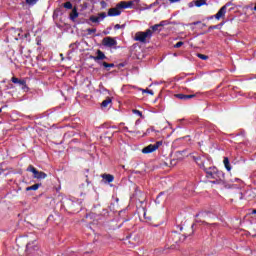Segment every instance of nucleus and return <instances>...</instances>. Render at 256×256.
<instances>
[{
  "label": "nucleus",
  "instance_id": "f257e3e1",
  "mask_svg": "<svg viewBox=\"0 0 256 256\" xmlns=\"http://www.w3.org/2000/svg\"><path fill=\"white\" fill-rule=\"evenodd\" d=\"M203 171H205L207 179H214L212 183H219V181H223L225 177L223 171H219L215 166L209 168L204 167Z\"/></svg>",
  "mask_w": 256,
  "mask_h": 256
},
{
  "label": "nucleus",
  "instance_id": "f03ea898",
  "mask_svg": "<svg viewBox=\"0 0 256 256\" xmlns=\"http://www.w3.org/2000/svg\"><path fill=\"white\" fill-rule=\"evenodd\" d=\"M131 7H133V1H129V2L121 1L116 5V7L110 8L108 10V17H119L123 9H129Z\"/></svg>",
  "mask_w": 256,
  "mask_h": 256
},
{
  "label": "nucleus",
  "instance_id": "7ed1b4c3",
  "mask_svg": "<svg viewBox=\"0 0 256 256\" xmlns=\"http://www.w3.org/2000/svg\"><path fill=\"white\" fill-rule=\"evenodd\" d=\"M153 37V31L147 29L145 32H137L134 37V41H139L140 43H146L147 39Z\"/></svg>",
  "mask_w": 256,
  "mask_h": 256
},
{
  "label": "nucleus",
  "instance_id": "20e7f679",
  "mask_svg": "<svg viewBox=\"0 0 256 256\" xmlns=\"http://www.w3.org/2000/svg\"><path fill=\"white\" fill-rule=\"evenodd\" d=\"M27 171L33 173L34 179H47V173L37 170L33 165H29Z\"/></svg>",
  "mask_w": 256,
  "mask_h": 256
},
{
  "label": "nucleus",
  "instance_id": "39448f33",
  "mask_svg": "<svg viewBox=\"0 0 256 256\" xmlns=\"http://www.w3.org/2000/svg\"><path fill=\"white\" fill-rule=\"evenodd\" d=\"M161 145H163V141H157L155 144H149L142 149V153H144V155H147L149 153H155V151L159 149Z\"/></svg>",
  "mask_w": 256,
  "mask_h": 256
},
{
  "label": "nucleus",
  "instance_id": "423d86ee",
  "mask_svg": "<svg viewBox=\"0 0 256 256\" xmlns=\"http://www.w3.org/2000/svg\"><path fill=\"white\" fill-rule=\"evenodd\" d=\"M131 135L137 136L143 133V126H141V119L136 120L135 124L128 131Z\"/></svg>",
  "mask_w": 256,
  "mask_h": 256
},
{
  "label": "nucleus",
  "instance_id": "0eeeda50",
  "mask_svg": "<svg viewBox=\"0 0 256 256\" xmlns=\"http://www.w3.org/2000/svg\"><path fill=\"white\" fill-rule=\"evenodd\" d=\"M209 217H211V213L210 212H199L196 215V221L197 223H204L205 225H207V222H205V219H209Z\"/></svg>",
  "mask_w": 256,
  "mask_h": 256
},
{
  "label": "nucleus",
  "instance_id": "6e6552de",
  "mask_svg": "<svg viewBox=\"0 0 256 256\" xmlns=\"http://www.w3.org/2000/svg\"><path fill=\"white\" fill-rule=\"evenodd\" d=\"M102 45H104L105 47H115V45H117V40H114L111 37H105L102 40Z\"/></svg>",
  "mask_w": 256,
  "mask_h": 256
},
{
  "label": "nucleus",
  "instance_id": "1a4fd4ad",
  "mask_svg": "<svg viewBox=\"0 0 256 256\" xmlns=\"http://www.w3.org/2000/svg\"><path fill=\"white\" fill-rule=\"evenodd\" d=\"M174 97L176 99H180V101H188V99H194V97H196L195 94H182V93H179V94H175Z\"/></svg>",
  "mask_w": 256,
  "mask_h": 256
},
{
  "label": "nucleus",
  "instance_id": "9d476101",
  "mask_svg": "<svg viewBox=\"0 0 256 256\" xmlns=\"http://www.w3.org/2000/svg\"><path fill=\"white\" fill-rule=\"evenodd\" d=\"M171 237H172V241L174 243H181V241L186 239L187 236H183V235L179 234L178 232H172Z\"/></svg>",
  "mask_w": 256,
  "mask_h": 256
},
{
  "label": "nucleus",
  "instance_id": "9b49d317",
  "mask_svg": "<svg viewBox=\"0 0 256 256\" xmlns=\"http://www.w3.org/2000/svg\"><path fill=\"white\" fill-rule=\"evenodd\" d=\"M39 247H37V244H35V241L28 242L26 245V253H33L34 251H37Z\"/></svg>",
  "mask_w": 256,
  "mask_h": 256
},
{
  "label": "nucleus",
  "instance_id": "f8f14e48",
  "mask_svg": "<svg viewBox=\"0 0 256 256\" xmlns=\"http://www.w3.org/2000/svg\"><path fill=\"white\" fill-rule=\"evenodd\" d=\"M227 13V6H222L219 11L214 15L215 19L219 21V19L225 17V14Z\"/></svg>",
  "mask_w": 256,
  "mask_h": 256
},
{
  "label": "nucleus",
  "instance_id": "ddd939ff",
  "mask_svg": "<svg viewBox=\"0 0 256 256\" xmlns=\"http://www.w3.org/2000/svg\"><path fill=\"white\" fill-rule=\"evenodd\" d=\"M96 55L97 56L93 57L94 61H103L104 59H107V56H105V53L101 50H97Z\"/></svg>",
  "mask_w": 256,
  "mask_h": 256
},
{
  "label": "nucleus",
  "instance_id": "4468645a",
  "mask_svg": "<svg viewBox=\"0 0 256 256\" xmlns=\"http://www.w3.org/2000/svg\"><path fill=\"white\" fill-rule=\"evenodd\" d=\"M12 83L20 85V87H27V81L21 80L17 77H12Z\"/></svg>",
  "mask_w": 256,
  "mask_h": 256
},
{
  "label": "nucleus",
  "instance_id": "2eb2a0df",
  "mask_svg": "<svg viewBox=\"0 0 256 256\" xmlns=\"http://www.w3.org/2000/svg\"><path fill=\"white\" fill-rule=\"evenodd\" d=\"M79 17V12L77 11V7H74L70 13L69 19L70 21H75Z\"/></svg>",
  "mask_w": 256,
  "mask_h": 256
},
{
  "label": "nucleus",
  "instance_id": "dca6fc26",
  "mask_svg": "<svg viewBox=\"0 0 256 256\" xmlns=\"http://www.w3.org/2000/svg\"><path fill=\"white\" fill-rule=\"evenodd\" d=\"M112 102L113 100L110 97H107L105 100L102 101L101 108L107 109V107H109V105H111Z\"/></svg>",
  "mask_w": 256,
  "mask_h": 256
},
{
  "label": "nucleus",
  "instance_id": "f3484780",
  "mask_svg": "<svg viewBox=\"0 0 256 256\" xmlns=\"http://www.w3.org/2000/svg\"><path fill=\"white\" fill-rule=\"evenodd\" d=\"M102 179H104V181H106L107 183H113V181H115V176L111 174H103Z\"/></svg>",
  "mask_w": 256,
  "mask_h": 256
},
{
  "label": "nucleus",
  "instance_id": "a211bd4d",
  "mask_svg": "<svg viewBox=\"0 0 256 256\" xmlns=\"http://www.w3.org/2000/svg\"><path fill=\"white\" fill-rule=\"evenodd\" d=\"M194 161L197 163V165L200 166V169H203L205 167V164L203 161H201V156H193Z\"/></svg>",
  "mask_w": 256,
  "mask_h": 256
},
{
  "label": "nucleus",
  "instance_id": "6ab92c4d",
  "mask_svg": "<svg viewBox=\"0 0 256 256\" xmlns=\"http://www.w3.org/2000/svg\"><path fill=\"white\" fill-rule=\"evenodd\" d=\"M41 187V183H36L32 186L26 187L25 191H37Z\"/></svg>",
  "mask_w": 256,
  "mask_h": 256
},
{
  "label": "nucleus",
  "instance_id": "aec40b11",
  "mask_svg": "<svg viewBox=\"0 0 256 256\" xmlns=\"http://www.w3.org/2000/svg\"><path fill=\"white\" fill-rule=\"evenodd\" d=\"M223 164L225 166V169H227L228 171H231V163L229 162L228 157H224Z\"/></svg>",
  "mask_w": 256,
  "mask_h": 256
},
{
  "label": "nucleus",
  "instance_id": "412c9836",
  "mask_svg": "<svg viewBox=\"0 0 256 256\" xmlns=\"http://www.w3.org/2000/svg\"><path fill=\"white\" fill-rule=\"evenodd\" d=\"M143 216L146 223H151L153 221V217L149 216V214H147V211H145V209H143Z\"/></svg>",
  "mask_w": 256,
  "mask_h": 256
},
{
  "label": "nucleus",
  "instance_id": "4be33fe9",
  "mask_svg": "<svg viewBox=\"0 0 256 256\" xmlns=\"http://www.w3.org/2000/svg\"><path fill=\"white\" fill-rule=\"evenodd\" d=\"M195 5L197 7H203V5H207V0H196Z\"/></svg>",
  "mask_w": 256,
  "mask_h": 256
},
{
  "label": "nucleus",
  "instance_id": "5701e85b",
  "mask_svg": "<svg viewBox=\"0 0 256 256\" xmlns=\"http://www.w3.org/2000/svg\"><path fill=\"white\" fill-rule=\"evenodd\" d=\"M37 3H39V0H26V5H28L29 7L37 5Z\"/></svg>",
  "mask_w": 256,
  "mask_h": 256
},
{
  "label": "nucleus",
  "instance_id": "b1692460",
  "mask_svg": "<svg viewBox=\"0 0 256 256\" xmlns=\"http://www.w3.org/2000/svg\"><path fill=\"white\" fill-rule=\"evenodd\" d=\"M221 27H223V23L213 25V26H209L208 31H212V29H221Z\"/></svg>",
  "mask_w": 256,
  "mask_h": 256
},
{
  "label": "nucleus",
  "instance_id": "393cba45",
  "mask_svg": "<svg viewBox=\"0 0 256 256\" xmlns=\"http://www.w3.org/2000/svg\"><path fill=\"white\" fill-rule=\"evenodd\" d=\"M64 9H73V4L71 2H66L63 4Z\"/></svg>",
  "mask_w": 256,
  "mask_h": 256
},
{
  "label": "nucleus",
  "instance_id": "a878e982",
  "mask_svg": "<svg viewBox=\"0 0 256 256\" xmlns=\"http://www.w3.org/2000/svg\"><path fill=\"white\" fill-rule=\"evenodd\" d=\"M90 21L92 23H99V16H95V15L90 16Z\"/></svg>",
  "mask_w": 256,
  "mask_h": 256
},
{
  "label": "nucleus",
  "instance_id": "bb28decb",
  "mask_svg": "<svg viewBox=\"0 0 256 256\" xmlns=\"http://www.w3.org/2000/svg\"><path fill=\"white\" fill-rule=\"evenodd\" d=\"M197 57L199 59H202V61H207V59H209V56L205 55V54H197Z\"/></svg>",
  "mask_w": 256,
  "mask_h": 256
},
{
  "label": "nucleus",
  "instance_id": "cd10ccee",
  "mask_svg": "<svg viewBox=\"0 0 256 256\" xmlns=\"http://www.w3.org/2000/svg\"><path fill=\"white\" fill-rule=\"evenodd\" d=\"M102 65H103V67H105L106 69L109 68V67H111V68L115 67V64H114V63L102 62Z\"/></svg>",
  "mask_w": 256,
  "mask_h": 256
},
{
  "label": "nucleus",
  "instance_id": "c85d7f7f",
  "mask_svg": "<svg viewBox=\"0 0 256 256\" xmlns=\"http://www.w3.org/2000/svg\"><path fill=\"white\" fill-rule=\"evenodd\" d=\"M86 31H87L88 35H93V33H97L96 28H88Z\"/></svg>",
  "mask_w": 256,
  "mask_h": 256
},
{
  "label": "nucleus",
  "instance_id": "c756f323",
  "mask_svg": "<svg viewBox=\"0 0 256 256\" xmlns=\"http://www.w3.org/2000/svg\"><path fill=\"white\" fill-rule=\"evenodd\" d=\"M132 112L134 113V115H138V117H143V112H141L140 110L133 109Z\"/></svg>",
  "mask_w": 256,
  "mask_h": 256
},
{
  "label": "nucleus",
  "instance_id": "7c9ffc66",
  "mask_svg": "<svg viewBox=\"0 0 256 256\" xmlns=\"http://www.w3.org/2000/svg\"><path fill=\"white\" fill-rule=\"evenodd\" d=\"M142 93H148V95H155V92H153V90H149V89H142Z\"/></svg>",
  "mask_w": 256,
  "mask_h": 256
},
{
  "label": "nucleus",
  "instance_id": "2f4dec72",
  "mask_svg": "<svg viewBox=\"0 0 256 256\" xmlns=\"http://www.w3.org/2000/svg\"><path fill=\"white\" fill-rule=\"evenodd\" d=\"M114 29H115L116 31L119 30V29H125V24H123V25L116 24V25L114 26Z\"/></svg>",
  "mask_w": 256,
  "mask_h": 256
},
{
  "label": "nucleus",
  "instance_id": "473e14b6",
  "mask_svg": "<svg viewBox=\"0 0 256 256\" xmlns=\"http://www.w3.org/2000/svg\"><path fill=\"white\" fill-rule=\"evenodd\" d=\"M98 17H99V19H105V17H107V13L101 12L98 14Z\"/></svg>",
  "mask_w": 256,
  "mask_h": 256
},
{
  "label": "nucleus",
  "instance_id": "72a5a7b5",
  "mask_svg": "<svg viewBox=\"0 0 256 256\" xmlns=\"http://www.w3.org/2000/svg\"><path fill=\"white\" fill-rule=\"evenodd\" d=\"M175 49H179L180 47H183V42L179 41L174 45Z\"/></svg>",
  "mask_w": 256,
  "mask_h": 256
},
{
  "label": "nucleus",
  "instance_id": "f704fd0d",
  "mask_svg": "<svg viewBox=\"0 0 256 256\" xmlns=\"http://www.w3.org/2000/svg\"><path fill=\"white\" fill-rule=\"evenodd\" d=\"M158 25L159 27H165V25H168V22L164 20V21H161Z\"/></svg>",
  "mask_w": 256,
  "mask_h": 256
},
{
  "label": "nucleus",
  "instance_id": "c9c22d12",
  "mask_svg": "<svg viewBox=\"0 0 256 256\" xmlns=\"http://www.w3.org/2000/svg\"><path fill=\"white\" fill-rule=\"evenodd\" d=\"M151 29H152V30H151L152 32H153V31H159V25L156 24V25L152 26Z\"/></svg>",
  "mask_w": 256,
  "mask_h": 256
},
{
  "label": "nucleus",
  "instance_id": "e433bc0d",
  "mask_svg": "<svg viewBox=\"0 0 256 256\" xmlns=\"http://www.w3.org/2000/svg\"><path fill=\"white\" fill-rule=\"evenodd\" d=\"M151 131H155V128L151 127L146 130V133L144 135H148V133H151Z\"/></svg>",
  "mask_w": 256,
  "mask_h": 256
},
{
  "label": "nucleus",
  "instance_id": "4c0bfd02",
  "mask_svg": "<svg viewBox=\"0 0 256 256\" xmlns=\"http://www.w3.org/2000/svg\"><path fill=\"white\" fill-rule=\"evenodd\" d=\"M20 5H21V7H25V6L27 5V0H25V2L22 1V2L20 3Z\"/></svg>",
  "mask_w": 256,
  "mask_h": 256
},
{
  "label": "nucleus",
  "instance_id": "58836bf2",
  "mask_svg": "<svg viewBox=\"0 0 256 256\" xmlns=\"http://www.w3.org/2000/svg\"><path fill=\"white\" fill-rule=\"evenodd\" d=\"M238 199H240V200L243 199V193L242 192L238 193Z\"/></svg>",
  "mask_w": 256,
  "mask_h": 256
},
{
  "label": "nucleus",
  "instance_id": "ea45409f",
  "mask_svg": "<svg viewBox=\"0 0 256 256\" xmlns=\"http://www.w3.org/2000/svg\"><path fill=\"white\" fill-rule=\"evenodd\" d=\"M199 24H201V21L193 22V23H191L190 25H199Z\"/></svg>",
  "mask_w": 256,
  "mask_h": 256
},
{
  "label": "nucleus",
  "instance_id": "a19ab883",
  "mask_svg": "<svg viewBox=\"0 0 256 256\" xmlns=\"http://www.w3.org/2000/svg\"><path fill=\"white\" fill-rule=\"evenodd\" d=\"M230 5H231V2H228V3H226V4L224 5V7H226V9H227L228 7H230Z\"/></svg>",
  "mask_w": 256,
  "mask_h": 256
},
{
  "label": "nucleus",
  "instance_id": "79ce46f5",
  "mask_svg": "<svg viewBox=\"0 0 256 256\" xmlns=\"http://www.w3.org/2000/svg\"><path fill=\"white\" fill-rule=\"evenodd\" d=\"M178 1H181V0H170V3H178Z\"/></svg>",
  "mask_w": 256,
  "mask_h": 256
},
{
  "label": "nucleus",
  "instance_id": "37998d69",
  "mask_svg": "<svg viewBox=\"0 0 256 256\" xmlns=\"http://www.w3.org/2000/svg\"><path fill=\"white\" fill-rule=\"evenodd\" d=\"M101 5H102V7H105V5H107V3L105 1H101Z\"/></svg>",
  "mask_w": 256,
  "mask_h": 256
},
{
  "label": "nucleus",
  "instance_id": "c03bdc74",
  "mask_svg": "<svg viewBox=\"0 0 256 256\" xmlns=\"http://www.w3.org/2000/svg\"><path fill=\"white\" fill-rule=\"evenodd\" d=\"M141 0H133L132 1V5H133V3H139Z\"/></svg>",
  "mask_w": 256,
  "mask_h": 256
},
{
  "label": "nucleus",
  "instance_id": "a18cd8bd",
  "mask_svg": "<svg viewBox=\"0 0 256 256\" xmlns=\"http://www.w3.org/2000/svg\"><path fill=\"white\" fill-rule=\"evenodd\" d=\"M161 195H163V193H160L157 198H156V201H159V197H161Z\"/></svg>",
  "mask_w": 256,
  "mask_h": 256
},
{
  "label": "nucleus",
  "instance_id": "49530a36",
  "mask_svg": "<svg viewBox=\"0 0 256 256\" xmlns=\"http://www.w3.org/2000/svg\"><path fill=\"white\" fill-rule=\"evenodd\" d=\"M251 215H256V209L252 210Z\"/></svg>",
  "mask_w": 256,
  "mask_h": 256
},
{
  "label": "nucleus",
  "instance_id": "de8ad7c7",
  "mask_svg": "<svg viewBox=\"0 0 256 256\" xmlns=\"http://www.w3.org/2000/svg\"><path fill=\"white\" fill-rule=\"evenodd\" d=\"M124 130L127 131L128 133H129V131H131V130H129V127H124Z\"/></svg>",
  "mask_w": 256,
  "mask_h": 256
},
{
  "label": "nucleus",
  "instance_id": "09e8293b",
  "mask_svg": "<svg viewBox=\"0 0 256 256\" xmlns=\"http://www.w3.org/2000/svg\"><path fill=\"white\" fill-rule=\"evenodd\" d=\"M2 112H3V109L0 108V113H2Z\"/></svg>",
  "mask_w": 256,
  "mask_h": 256
},
{
  "label": "nucleus",
  "instance_id": "8fccbe9b",
  "mask_svg": "<svg viewBox=\"0 0 256 256\" xmlns=\"http://www.w3.org/2000/svg\"><path fill=\"white\" fill-rule=\"evenodd\" d=\"M251 193H252L253 195H255V193H254L253 191H251L250 194H251Z\"/></svg>",
  "mask_w": 256,
  "mask_h": 256
},
{
  "label": "nucleus",
  "instance_id": "3c124183",
  "mask_svg": "<svg viewBox=\"0 0 256 256\" xmlns=\"http://www.w3.org/2000/svg\"><path fill=\"white\" fill-rule=\"evenodd\" d=\"M207 25L206 24H203V27H206Z\"/></svg>",
  "mask_w": 256,
  "mask_h": 256
},
{
  "label": "nucleus",
  "instance_id": "603ef678",
  "mask_svg": "<svg viewBox=\"0 0 256 256\" xmlns=\"http://www.w3.org/2000/svg\"><path fill=\"white\" fill-rule=\"evenodd\" d=\"M85 187V185L84 184H82V188H84Z\"/></svg>",
  "mask_w": 256,
  "mask_h": 256
}]
</instances>
